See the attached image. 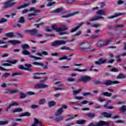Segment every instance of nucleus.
<instances>
[{
	"mask_svg": "<svg viewBox=\"0 0 126 126\" xmlns=\"http://www.w3.org/2000/svg\"><path fill=\"white\" fill-rule=\"evenodd\" d=\"M32 64H34V65H39V66H40V65H43V63H38L37 62H35L34 63H32Z\"/></svg>",
	"mask_w": 126,
	"mask_h": 126,
	"instance_id": "obj_49",
	"label": "nucleus"
},
{
	"mask_svg": "<svg viewBox=\"0 0 126 126\" xmlns=\"http://www.w3.org/2000/svg\"><path fill=\"white\" fill-rule=\"evenodd\" d=\"M27 94L28 95H29L30 96H31V95H35V93L33 92H28Z\"/></svg>",
	"mask_w": 126,
	"mask_h": 126,
	"instance_id": "obj_61",
	"label": "nucleus"
},
{
	"mask_svg": "<svg viewBox=\"0 0 126 126\" xmlns=\"http://www.w3.org/2000/svg\"><path fill=\"white\" fill-rule=\"evenodd\" d=\"M75 98L77 100H83V97L82 96H75Z\"/></svg>",
	"mask_w": 126,
	"mask_h": 126,
	"instance_id": "obj_64",
	"label": "nucleus"
},
{
	"mask_svg": "<svg viewBox=\"0 0 126 126\" xmlns=\"http://www.w3.org/2000/svg\"><path fill=\"white\" fill-rule=\"evenodd\" d=\"M59 40H56L53 43H51V46H52V47H57L59 46Z\"/></svg>",
	"mask_w": 126,
	"mask_h": 126,
	"instance_id": "obj_33",
	"label": "nucleus"
},
{
	"mask_svg": "<svg viewBox=\"0 0 126 126\" xmlns=\"http://www.w3.org/2000/svg\"><path fill=\"white\" fill-rule=\"evenodd\" d=\"M12 90L9 89H7L6 92L5 93V94H11Z\"/></svg>",
	"mask_w": 126,
	"mask_h": 126,
	"instance_id": "obj_58",
	"label": "nucleus"
},
{
	"mask_svg": "<svg viewBox=\"0 0 126 126\" xmlns=\"http://www.w3.org/2000/svg\"><path fill=\"white\" fill-rule=\"evenodd\" d=\"M6 37H7L8 38H12V37L14 36V34H13V33L12 32H9L5 34Z\"/></svg>",
	"mask_w": 126,
	"mask_h": 126,
	"instance_id": "obj_29",
	"label": "nucleus"
},
{
	"mask_svg": "<svg viewBox=\"0 0 126 126\" xmlns=\"http://www.w3.org/2000/svg\"><path fill=\"white\" fill-rule=\"evenodd\" d=\"M92 78L88 75H82L77 80V82H89L91 81Z\"/></svg>",
	"mask_w": 126,
	"mask_h": 126,
	"instance_id": "obj_2",
	"label": "nucleus"
},
{
	"mask_svg": "<svg viewBox=\"0 0 126 126\" xmlns=\"http://www.w3.org/2000/svg\"><path fill=\"white\" fill-rule=\"evenodd\" d=\"M81 90H82V89H79L77 91H73L74 95H77V94H79V93L81 92Z\"/></svg>",
	"mask_w": 126,
	"mask_h": 126,
	"instance_id": "obj_42",
	"label": "nucleus"
},
{
	"mask_svg": "<svg viewBox=\"0 0 126 126\" xmlns=\"http://www.w3.org/2000/svg\"><path fill=\"white\" fill-rule=\"evenodd\" d=\"M120 111H121V112H126V105L122 106L120 109Z\"/></svg>",
	"mask_w": 126,
	"mask_h": 126,
	"instance_id": "obj_39",
	"label": "nucleus"
},
{
	"mask_svg": "<svg viewBox=\"0 0 126 126\" xmlns=\"http://www.w3.org/2000/svg\"><path fill=\"white\" fill-rule=\"evenodd\" d=\"M22 48L23 49V50H25V49H29L30 46L28 44H24L22 45Z\"/></svg>",
	"mask_w": 126,
	"mask_h": 126,
	"instance_id": "obj_41",
	"label": "nucleus"
},
{
	"mask_svg": "<svg viewBox=\"0 0 126 126\" xmlns=\"http://www.w3.org/2000/svg\"><path fill=\"white\" fill-rule=\"evenodd\" d=\"M99 19H104V17L101 16H95L91 19L89 21H87L86 24L87 25H90V22H92V21H95L96 20H99Z\"/></svg>",
	"mask_w": 126,
	"mask_h": 126,
	"instance_id": "obj_8",
	"label": "nucleus"
},
{
	"mask_svg": "<svg viewBox=\"0 0 126 126\" xmlns=\"http://www.w3.org/2000/svg\"><path fill=\"white\" fill-rule=\"evenodd\" d=\"M107 62V59H104L103 58H100L98 61L94 62V64L96 65H101L103 63H105Z\"/></svg>",
	"mask_w": 126,
	"mask_h": 126,
	"instance_id": "obj_9",
	"label": "nucleus"
},
{
	"mask_svg": "<svg viewBox=\"0 0 126 126\" xmlns=\"http://www.w3.org/2000/svg\"><path fill=\"white\" fill-rule=\"evenodd\" d=\"M81 35V31H79V32H77L76 34H75L73 36L74 37H76V36H80Z\"/></svg>",
	"mask_w": 126,
	"mask_h": 126,
	"instance_id": "obj_56",
	"label": "nucleus"
},
{
	"mask_svg": "<svg viewBox=\"0 0 126 126\" xmlns=\"http://www.w3.org/2000/svg\"><path fill=\"white\" fill-rule=\"evenodd\" d=\"M15 0H9L4 3L3 6V8L5 9L6 8H8V7H12L16 4V2H14Z\"/></svg>",
	"mask_w": 126,
	"mask_h": 126,
	"instance_id": "obj_3",
	"label": "nucleus"
},
{
	"mask_svg": "<svg viewBox=\"0 0 126 126\" xmlns=\"http://www.w3.org/2000/svg\"><path fill=\"white\" fill-rule=\"evenodd\" d=\"M110 71H111V72H118L119 70L117 69V68H113L110 70Z\"/></svg>",
	"mask_w": 126,
	"mask_h": 126,
	"instance_id": "obj_55",
	"label": "nucleus"
},
{
	"mask_svg": "<svg viewBox=\"0 0 126 126\" xmlns=\"http://www.w3.org/2000/svg\"><path fill=\"white\" fill-rule=\"evenodd\" d=\"M29 17V20H31V19H33V16H37V14H29L28 15Z\"/></svg>",
	"mask_w": 126,
	"mask_h": 126,
	"instance_id": "obj_27",
	"label": "nucleus"
},
{
	"mask_svg": "<svg viewBox=\"0 0 126 126\" xmlns=\"http://www.w3.org/2000/svg\"><path fill=\"white\" fill-rule=\"evenodd\" d=\"M18 68L20 69H24V70H27V68H25L24 66L22 65V64H20L18 66Z\"/></svg>",
	"mask_w": 126,
	"mask_h": 126,
	"instance_id": "obj_48",
	"label": "nucleus"
},
{
	"mask_svg": "<svg viewBox=\"0 0 126 126\" xmlns=\"http://www.w3.org/2000/svg\"><path fill=\"white\" fill-rule=\"evenodd\" d=\"M31 126H38V123H37L36 119H34V123Z\"/></svg>",
	"mask_w": 126,
	"mask_h": 126,
	"instance_id": "obj_60",
	"label": "nucleus"
},
{
	"mask_svg": "<svg viewBox=\"0 0 126 126\" xmlns=\"http://www.w3.org/2000/svg\"><path fill=\"white\" fill-rule=\"evenodd\" d=\"M25 66L26 67L25 68H27V70H28V71H32V69H29L28 68H31L32 65L30 64H25Z\"/></svg>",
	"mask_w": 126,
	"mask_h": 126,
	"instance_id": "obj_26",
	"label": "nucleus"
},
{
	"mask_svg": "<svg viewBox=\"0 0 126 126\" xmlns=\"http://www.w3.org/2000/svg\"><path fill=\"white\" fill-rule=\"evenodd\" d=\"M117 79H123L126 78V76L124 74H120L116 77Z\"/></svg>",
	"mask_w": 126,
	"mask_h": 126,
	"instance_id": "obj_23",
	"label": "nucleus"
},
{
	"mask_svg": "<svg viewBox=\"0 0 126 126\" xmlns=\"http://www.w3.org/2000/svg\"><path fill=\"white\" fill-rule=\"evenodd\" d=\"M84 123H85V120H78L76 122V124H77V125H83L84 124Z\"/></svg>",
	"mask_w": 126,
	"mask_h": 126,
	"instance_id": "obj_37",
	"label": "nucleus"
},
{
	"mask_svg": "<svg viewBox=\"0 0 126 126\" xmlns=\"http://www.w3.org/2000/svg\"><path fill=\"white\" fill-rule=\"evenodd\" d=\"M47 1H48L47 6H52V5H54L55 3V2H52V0H47Z\"/></svg>",
	"mask_w": 126,
	"mask_h": 126,
	"instance_id": "obj_36",
	"label": "nucleus"
},
{
	"mask_svg": "<svg viewBox=\"0 0 126 126\" xmlns=\"http://www.w3.org/2000/svg\"><path fill=\"white\" fill-rule=\"evenodd\" d=\"M22 72H14L12 73V76H16V75H22Z\"/></svg>",
	"mask_w": 126,
	"mask_h": 126,
	"instance_id": "obj_50",
	"label": "nucleus"
},
{
	"mask_svg": "<svg viewBox=\"0 0 126 126\" xmlns=\"http://www.w3.org/2000/svg\"><path fill=\"white\" fill-rule=\"evenodd\" d=\"M19 104H18V103L16 102H13L12 103H11L10 104H9V106H8L7 107V108H6V112H8L9 110V109H11L12 107H13L14 106H19Z\"/></svg>",
	"mask_w": 126,
	"mask_h": 126,
	"instance_id": "obj_12",
	"label": "nucleus"
},
{
	"mask_svg": "<svg viewBox=\"0 0 126 126\" xmlns=\"http://www.w3.org/2000/svg\"><path fill=\"white\" fill-rule=\"evenodd\" d=\"M67 81L68 82H74L75 79L71 77H69L67 79Z\"/></svg>",
	"mask_w": 126,
	"mask_h": 126,
	"instance_id": "obj_40",
	"label": "nucleus"
},
{
	"mask_svg": "<svg viewBox=\"0 0 126 126\" xmlns=\"http://www.w3.org/2000/svg\"><path fill=\"white\" fill-rule=\"evenodd\" d=\"M2 77L4 78H7L10 76V73H4L2 75Z\"/></svg>",
	"mask_w": 126,
	"mask_h": 126,
	"instance_id": "obj_31",
	"label": "nucleus"
},
{
	"mask_svg": "<svg viewBox=\"0 0 126 126\" xmlns=\"http://www.w3.org/2000/svg\"><path fill=\"white\" fill-rule=\"evenodd\" d=\"M56 105H57V102L54 100H50L48 102V106L50 108H52V107H55Z\"/></svg>",
	"mask_w": 126,
	"mask_h": 126,
	"instance_id": "obj_14",
	"label": "nucleus"
},
{
	"mask_svg": "<svg viewBox=\"0 0 126 126\" xmlns=\"http://www.w3.org/2000/svg\"><path fill=\"white\" fill-rule=\"evenodd\" d=\"M17 63V60H14L12 61H9V63H4L2 64L3 66H10L11 64H14Z\"/></svg>",
	"mask_w": 126,
	"mask_h": 126,
	"instance_id": "obj_11",
	"label": "nucleus"
},
{
	"mask_svg": "<svg viewBox=\"0 0 126 126\" xmlns=\"http://www.w3.org/2000/svg\"><path fill=\"white\" fill-rule=\"evenodd\" d=\"M40 66H42L43 69H48V62H45V65L43 63V65H40Z\"/></svg>",
	"mask_w": 126,
	"mask_h": 126,
	"instance_id": "obj_46",
	"label": "nucleus"
},
{
	"mask_svg": "<svg viewBox=\"0 0 126 126\" xmlns=\"http://www.w3.org/2000/svg\"><path fill=\"white\" fill-rule=\"evenodd\" d=\"M9 122L8 121H0V126H5L8 125Z\"/></svg>",
	"mask_w": 126,
	"mask_h": 126,
	"instance_id": "obj_28",
	"label": "nucleus"
},
{
	"mask_svg": "<svg viewBox=\"0 0 126 126\" xmlns=\"http://www.w3.org/2000/svg\"><path fill=\"white\" fill-rule=\"evenodd\" d=\"M120 82L118 81H112L106 80V81L104 82V85L106 86H109V85H112V84H119Z\"/></svg>",
	"mask_w": 126,
	"mask_h": 126,
	"instance_id": "obj_7",
	"label": "nucleus"
},
{
	"mask_svg": "<svg viewBox=\"0 0 126 126\" xmlns=\"http://www.w3.org/2000/svg\"><path fill=\"white\" fill-rule=\"evenodd\" d=\"M20 98L23 99L27 96V95L23 93H20Z\"/></svg>",
	"mask_w": 126,
	"mask_h": 126,
	"instance_id": "obj_45",
	"label": "nucleus"
},
{
	"mask_svg": "<svg viewBox=\"0 0 126 126\" xmlns=\"http://www.w3.org/2000/svg\"><path fill=\"white\" fill-rule=\"evenodd\" d=\"M37 33H38V30L37 29L31 30V35H33V36H35Z\"/></svg>",
	"mask_w": 126,
	"mask_h": 126,
	"instance_id": "obj_24",
	"label": "nucleus"
},
{
	"mask_svg": "<svg viewBox=\"0 0 126 126\" xmlns=\"http://www.w3.org/2000/svg\"><path fill=\"white\" fill-rule=\"evenodd\" d=\"M114 123L115 124H125L126 122L122 120H118V121H115Z\"/></svg>",
	"mask_w": 126,
	"mask_h": 126,
	"instance_id": "obj_53",
	"label": "nucleus"
},
{
	"mask_svg": "<svg viewBox=\"0 0 126 126\" xmlns=\"http://www.w3.org/2000/svg\"><path fill=\"white\" fill-rule=\"evenodd\" d=\"M90 95H91V93L90 92L83 93V96H88Z\"/></svg>",
	"mask_w": 126,
	"mask_h": 126,
	"instance_id": "obj_57",
	"label": "nucleus"
},
{
	"mask_svg": "<svg viewBox=\"0 0 126 126\" xmlns=\"http://www.w3.org/2000/svg\"><path fill=\"white\" fill-rule=\"evenodd\" d=\"M46 103V99H41L39 100L38 104L39 105H44Z\"/></svg>",
	"mask_w": 126,
	"mask_h": 126,
	"instance_id": "obj_38",
	"label": "nucleus"
},
{
	"mask_svg": "<svg viewBox=\"0 0 126 126\" xmlns=\"http://www.w3.org/2000/svg\"><path fill=\"white\" fill-rule=\"evenodd\" d=\"M96 14L98 15H100L101 16H102V15L105 16L106 15V12H105V11H104V10H98L97 12H96Z\"/></svg>",
	"mask_w": 126,
	"mask_h": 126,
	"instance_id": "obj_17",
	"label": "nucleus"
},
{
	"mask_svg": "<svg viewBox=\"0 0 126 126\" xmlns=\"http://www.w3.org/2000/svg\"><path fill=\"white\" fill-rule=\"evenodd\" d=\"M120 15H122V14H121V13H116V14H115L114 15L110 16L109 17H107V18L108 19H113V18H116V17H118V16H120Z\"/></svg>",
	"mask_w": 126,
	"mask_h": 126,
	"instance_id": "obj_18",
	"label": "nucleus"
},
{
	"mask_svg": "<svg viewBox=\"0 0 126 126\" xmlns=\"http://www.w3.org/2000/svg\"><path fill=\"white\" fill-rule=\"evenodd\" d=\"M83 24V23H81L80 24H79L78 26L75 27L74 29H72L71 31V32H75V31H76L77 29H79L80 27H81V26H82Z\"/></svg>",
	"mask_w": 126,
	"mask_h": 126,
	"instance_id": "obj_22",
	"label": "nucleus"
},
{
	"mask_svg": "<svg viewBox=\"0 0 126 126\" xmlns=\"http://www.w3.org/2000/svg\"><path fill=\"white\" fill-rule=\"evenodd\" d=\"M93 82H94V84H100V81H98L96 80H94V81H93Z\"/></svg>",
	"mask_w": 126,
	"mask_h": 126,
	"instance_id": "obj_63",
	"label": "nucleus"
},
{
	"mask_svg": "<svg viewBox=\"0 0 126 126\" xmlns=\"http://www.w3.org/2000/svg\"><path fill=\"white\" fill-rule=\"evenodd\" d=\"M34 88H38L39 89H43V88H48V85L43 84H38L34 85Z\"/></svg>",
	"mask_w": 126,
	"mask_h": 126,
	"instance_id": "obj_10",
	"label": "nucleus"
},
{
	"mask_svg": "<svg viewBox=\"0 0 126 126\" xmlns=\"http://www.w3.org/2000/svg\"><path fill=\"white\" fill-rule=\"evenodd\" d=\"M22 54L23 55H25L26 56H29V58H31V59H34V60H42V59L40 57H37L36 56L31 55V53L26 50H23Z\"/></svg>",
	"mask_w": 126,
	"mask_h": 126,
	"instance_id": "obj_5",
	"label": "nucleus"
},
{
	"mask_svg": "<svg viewBox=\"0 0 126 126\" xmlns=\"http://www.w3.org/2000/svg\"><path fill=\"white\" fill-rule=\"evenodd\" d=\"M98 101L99 102H104V101H106V100H105L104 98H103L102 97H99L98 98Z\"/></svg>",
	"mask_w": 126,
	"mask_h": 126,
	"instance_id": "obj_59",
	"label": "nucleus"
},
{
	"mask_svg": "<svg viewBox=\"0 0 126 126\" xmlns=\"http://www.w3.org/2000/svg\"><path fill=\"white\" fill-rule=\"evenodd\" d=\"M86 116L89 118H91V119H93L94 117H95V114L94 113H89L86 114Z\"/></svg>",
	"mask_w": 126,
	"mask_h": 126,
	"instance_id": "obj_32",
	"label": "nucleus"
},
{
	"mask_svg": "<svg viewBox=\"0 0 126 126\" xmlns=\"http://www.w3.org/2000/svg\"><path fill=\"white\" fill-rule=\"evenodd\" d=\"M89 126H110V122L100 121L95 125L91 123Z\"/></svg>",
	"mask_w": 126,
	"mask_h": 126,
	"instance_id": "obj_4",
	"label": "nucleus"
},
{
	"mask_svg": "<svg viewBox=\"0 0 126 126\" xmlns=\"http://www.w3.org/2000/svg\"><path fill=\"white\" fill-rule=\"evenodd\" d=\"M90 46V44L88 43V42L86 41H84L81 42V43L80 44V48L82 49V50H86L88 48H89V46Z\"/></svg>",
	"mask_w": 126,
	"mask_h": 126,
	"instance_id": "obj_6",
	"label": "nucleus"
},
{
	"mask_svg": "<svg viewBox=\"0 0 126 126\" xmlns=\"http://www.w3.org/2000/svg\"><path fill=\"white\" fill-rule=\"evenodd\" d=\"M29 5H30V2H29L28 3H25L23 5L19 6L18 8H17V9H21V8L27 7V6H29Z\"/></svg>",
	"mask_w": 126,
	"mask_h": 126,
	"instance_id": "obj_21",
	"label": "nucleus"
},
{
	"mask_svg": "<svg viewBox=\"0 0 126 126\" xmlns=\"http://www.w3.org/2000/svg\"><path fill=\"white\" fill-rule=\"evenodd\" d=\"M63 116H56V118H54V121L57 122V123H60L63 120Z\"/></svg>",
	"mask_w": 126,
	"mask_h": 126,
	"instance_id": "obj_13",
	"label": "nucleus"
},
{
	"mask_svg": "<svg viewBox=\"0 0 126 126\" xmlns=\"http://www.w3.org/2000/svg\"><path fill=\"white\" fill-rule=\"evenodd\" d=\"M23 109L22 108H15L13 109L11 111V113H19L20 112H22Z\"/></svg>",
	"mask_w": 126,
	"mask_h": 126,
	"instance_id": "obj_19",
	"label": "nucleus"
},
{
	"mask_svg": "<svg viewBox=\"0 0 126 126\" xmlns=\"http://www.w3.org/2000/svg\"><path fill=\"white\" fill-rule=\"evenodd\" d=\"M4 22H7V20H6V19H0V24H2V23H4Z\"/></svg>",
	"mask_w": 126,
	"mask_h": 126,
	"instance_id": "obj_47",
	"label": "nucleus"
},
{
	"mask_svg": "<svg viewBox=\"0 0 126 126\" xmlns=\"http://www.w3.org/2000/svg\"><path fill=\"white\" fill-rule=\"evenodd\" d=\"M63 113V108H59L58 109L57 112L55 113V116H61L62 114Z\"/></svg>",
	"mask_w": 126,
	"mask_h": 126,
	"instance_id": "obj_16",
	"label": "nucleus"
},
{
	"mask_svg": "<svg viewBox=\"0 0 126 126\" xmlns=\"http://www.w3.org/2000/svg\"><path fill=\"white\" fill-rule=\"evenodd\" d=\"M58 43L59 45H65L67 43V41L58 40Z\"/></svg>",
	"mask_w": 126,
	"mask_h": 126,
	"instance_id": "obj_34",
	"label": "nucleus"
},
{
	"mask_svg": "<svg viewBox=\"0 0 126 126\" xmlns=\"http://www.w3.org/2000/svg\"><path fill=\"white\" fill-rule=\"evenodd\" d=\"M61 50H66V51H73L72 49H71L70 48L68 47H66L65 46H63L61 48Z\"/></svg>",
	"mask_w": 126,
	"mask_h": 126,
	"instance_id": "obj_44",
	"label": "nucleus"
},
{
	"mask_svg": "<svg viewBox=\"0 0 126 126\" xmlns=\"http://www.w3.org/2000/svg\"><path fill=\"white\" fill-rule=\"evenodd\" d=\"M110 42H111V39L104 41V46H107V45H108V44H109V43H110Z\"/></svg>",
	"mask_w": 126,
	"mask_h": 126,
	"instance_id": "obj_54",
	"label": "nucleus"
},
{
	"mask_svg": "<svg viewBox=\"0 0 126 126\" xmlns=\"http://www.w3.org/2000/svg\"><path fill=\"white\" fill-rule=\"evenodd\" d=\"M52 29L55 30L56 32H59L60 35H65V34H67L66 32H62L63 31H65L67 30V28L65 26H62L59 29H57V26L54 25L51 27Z\"/></svg>",
	"mask_w": 126,
	"mask_h": 126,
	"instance_id": "obj_1",
	"label": "nucleus"
},
{
	"mask_svg": "<svg viewBox=\"0 0 126 126\" xmlns=\"http://www.w3.org/2000/svg\"><path fill=\"white\" fill-rule=\"evenodd\" d=\"M101 94L103 95V96H107V97H111V95H112V93L109 94V93L107 92L102 93Z\"/></svg>",
	"mask_w": 126,
	"mask_h": 126,
	"instance_id": "obj_35",
	"label": "nucleus"
},
{
	"mask_svg": "<svg viewBox=\"0 0 126 126\" xmlns=\"http://www.w3.org/2000/svg\"><path fill=\"white\" fill-rule=\"evenodd\" d=\"M18 22H19V23H24L25 22L24 17H21L19 19Z\"/></svg>",
	"mask_w": 126,
	"mask_h": 126,
	"instance_id": "obj_43",
	"label": "nucleus"
},
{
	"mask_svg": "<svg viewBox=\"0 0 126 126\" xmlns=\"http://www.w3.org/2000/svg\"><path fill=\"white\" fill-rule=\"evenodd\" d=\"M61 11H63V8H59L56 10L50 11V13H59L61 12Z\"/></svg>",
	"mask_w": 126,
	"mask_h": 126,
	"instance_id": "obj_20",
	"label": "nucleus"
},
{
	"mask_svg": "<svg viewBox=\"0 0 126 126\" xmlns=\"http://www.w3.org/2000/svg\"><path fill=\"white\" fill-rule=\"evenodd\" d=\"M7 43H10L11 45H15L21 44V41L18 40H9Z\"/></svg>",
	"mask_w": 126,
	"mask_h": 126,
	"instance_id": "obj_15",
	"label": "nucleus"
},
{
	"mask_svg": "<svg viewBox=\"0 0 126 126\" xmlns=\"http://www.w3.org/2000/svg\"><path fill=\"white\" fill-rule=\"evenodd\" d=\"M98 38H99V35H94L91 36L90 39L91 40H93L94 39H97Z\"/></svg>",
	"mask_w": 126,
	"mask_h": 126,
	"instance_id": "obj_51",
	"label": "nucleus"
},
{
	"mask_svg": "<svg viewBox=\"0 0 126 126\" xmlns=\"http://www.w3.org/2000/svg\"><path fill=\"white\" fill-rule=\"evenodd\" d=\"M104 107L106 108V109H108L109 110H112L113 109H114V107L113 106H108V104H105Z\"/></svg>",
	"mask_w": 126,
	"mask_h": 126,
	"instance_id": "obj_52",
	"label": "nucleus"
},
{
	"mask_svg": "<svg viewBox=\"0 0 126 126\" xmlns=\"http://www.w3.org/2000/svg\"><path fill=\"white\" fill-rule=\"evenodd\" d=\"M102 116H104V117H105V118H111V114L108 113L107 112H103L101 114Z\"/></svg>",
	"mask_w": 126,
	"mask_h": 126,
	"instance_id": "obj_25",
	"label": "nucleus"
},
{
	"mask_svg": "<svg viewBox=\"0 0 126 126\" xmlns=\"http://www.w3.org/2000/svg\"><path fill=\"white\" fill-rule=\"evenodd\" d=\"M31 108L32 109H37V108H38V105H32L31 106Z\"/></svg>",
	"mask_w": 126,
	"mask_h": 126,
	"instance_id": "obj_62",
	"label": "nucleus"
},
{
	"mask_svg": "<svg viewBox=\"0 0 126 126\" xmlns=\"http://www.w3.org/2000/svg\"><path fill=\"white\" fill-rule=\"evenodd\" d=\"M97 47H102V46H104V41L102 40H99L97 44Z\"/></svg>",
	"mask_w": 126,
	"mask_h": 126,
	"instance_id": "obj_30",
	"label": "nucleus"
}]
</instances>
